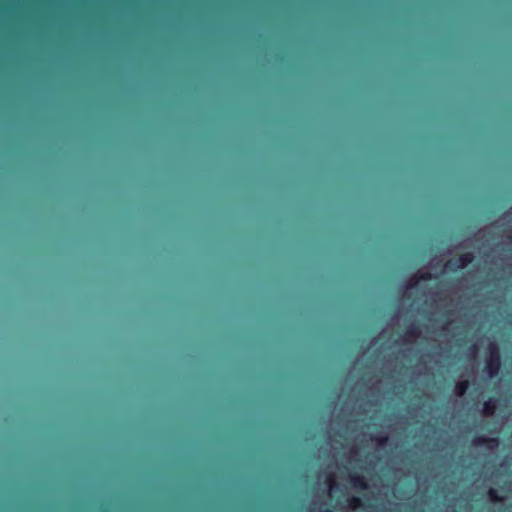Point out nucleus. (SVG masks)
Here are the masks:
<instances>
[{
	"mask_svg": "<svg viewBox=\"0 0 512 512\" xmlns=\"http://www.w3.org/2000/svg\"><path fill=\"white\" fill-rule=\"evenodd\" d=\"M349 480H350V483L356 488H359L362 490L368 488L366 479L364 478V476H362L360 474H357V473L351 474L349 476Z\"/></svg>",
	"mask_w": 512,
	"mask_h": 512,
	"instance_id": "7ed1b4c3",
	"label": "nucleus"
},
{
	"mask_svg": "<svg viewBox=\"0 0 512 512\" xmlns=\"http://www.w3.org/2000/svg\"><path fill=\"white\" fill-rule=\"evenodd\" d=\"M473 444L475 446H488L493 447L498 445V439L497 438H489L486 436H477L473 439Z\"/></svg>",
	"mask_w": 512,
	"mask_h": 512,
	"instance_id": "20e7f679",
	"label": "nucleus"
},
{
	"mask_svg": "<svg viewBox=\"0 0 512 512\" xmlns=\"http://www.w3.org/2000/svg\"><path fill=\"white\" fill-rule=\"evenodd\" d=\"M470 351H471V352H473V353H475V352L477 351V346H476V345H472V346L470 347Z\"/></svg>",
	"mask_w": 512,
	"mask_h": 512,
	"instance_id": "ddd939ff",
	"label": "nucleus"
},
{
	"mask_svg": "<svg viewBox=\"0 0 512 512\" xmlns=\"http://www.w3.org/2000/svg\"><path fill=\"white\" fill-rule=\"evenodd\" d=\"M474 260V255L472 252H466L464 254H461L457 259L449 260L446 263V267L449 268L452 271H455L456 269H464L468 265H470Z\"/></svg>",
	"mask_w": 512,
	"mask_h": 512,
	"instance_id": "f03ea898",
	"label": "nucleus"
},
{
	"mask_svg": "<svg viewBox=\"0 0 512 512\" xmlns=\"http://www.w3.org/2000/svg\"><path fill=\"white\" fill-rule=\"evenodd\" d=\"M325 512H333V511H331V510L327 509Z\"/></svg>",
	"mask_w": 512,
	"mask_h": 512,
	"instance_id": "4468645a",
	"label": "nucleus"
},
{
	"mask_svg": "<svg viewBox=\"0 0 512 512\" xmlns=\"http://www.w3.org/2000/svg\"><path fill=\"white\" fill-rule=\"evenodd\" d=\"M510 238L512 239V235L510 236Z\"/></svg>",
	"mask_w": 512,
	"mask_h": 512,
	"instance_id": "2eb2a0df",
	"label": "nucleus"
},
{
	"mask_svg": "<svg viewBox=\"0 0 512 512\" xmlns=\"http://www.w3.org/2000/svg\"><path fill=\"white\" fill-rule=\"evenodd\" d=\"M405 340L411 341L420 337V330L417 326L412 325L405 331Z\"/></svg>",
	"mask_w": 512,
	"mask_h": 512,
	"instance_id": "0eeeda50",
	"label": "nucleus"
},
{
	"mask_svg": "<svg viewBox=\"0 0 512 512\" xmlns=\"http://www.w3.org/2000/svg\"><path fill=\"white\" fill-rule=\"evenodd\" d=\"M432 278V274L431 273H423L419 276V280H430Z\"/></svg>",
	"mask_w": 512,
	"mask_h": 512,
	"instance_id": "9b49d317",
	"label": "nucleus"
},
{
	"mask_svg": "<svg viewBox=\"0 0 512 512\" xmlns=\"http://www.w3.org/2000/svg\"><path fill=\"white\" fill-rule=\"evenodd\" d=\"M485 368L490 377H496L501 368V354L499 346L493 342L488 346Z\"/></svg>",
	"mask_w": 512,
	"mask_h": 512,
	"instance_id": "f257e3e1",
	"label": "nucleus"
},
{
	"mask_svg": "<svg viewBox=\"0 0 512 512\" xmlns=\"http://www.w3.org/2000/svg\"><path fill=\"white\" fill-rule=\"evenodd\" d=\"M348 505L352 509H358L363 505L361 498L353 496L348 500Z\"/></svg>",
	"mask_w": 512,
	"mask_h": 512,
	"instance_id": "1a4fd4ad",
	"label": "nucleus"
},
{
	"mask_svg": "<svg viewBox=\"0 0 512 512\" xmlns=\"http://www.w3.org/2000/svg\"><path fill=\"white\" fill-rule=\"evenodd\" d=\"M327 483H328L331 491H334L338 486L334 477H332V476L328 478Z\"/></svg>",
	"mask_w": 512,
	"mask_h": 512,
	"instance_id": "9d476101",
	"label": "nucleus"
},
{
	"mask_svg": "<svg viewBox=\"0 0 512 512\" xmlns=\"http://www.w3.org/2000/svg\"><path fill=\"white\" fill-rule=\"evenodd\" d=\"M469 388V382L467 380L458 381L454 386V393L458 397H462L465 395Z\"/></svg>",
	"mask_w": 512,
	"mask_h": 512,
	"instance_id": "423d86ee",
	"label": "nucleus"
},
{
	"mask_svg": "<svg viewBox=\"0 0 512 512\" xmlns=\"http://www.w3.org/2000/svg\"><path fill=\"white\" fill-rule=\"evenodd\" d=\"M388 440V438L386 436H381V437H378L377 438V441L380 443V444H384L386 443V441Z\"/></svg>",
	"mask_w": 512,
	"mask_h": 512,
	"instance_id": "f8f14e48",
	"label": "nucleus"
},
{
	"mask_svg": "<svg viewBox=\"0 0 512 512\" xmlns=\"http://www.w3.org/2000/svg\"><path fill=\"white\" fill-rule=\"evenodd\" d=\"M488 497H489V499H490L492 502H494V503H496V502H502V501H503V497H501V496L498 494L497 490H496V489H494V488L489 489V491H488Z\"/></svg>",
	"mask_w": 512,
	"mask_h": 512,
	"instance_id": "6e6552de",
	"label": "nucleus"
},
{
	"mask_svg": "<svg viewBox=\"0 0 512 512\" xmlns=\"http://www.w3.org/2000/svg\"><path fill=\"white\" fill-rule=\"evenodd\" d=\"M498 404V399L495 397H490L488 400L484 402L483 411L486 415L491 416L495 413Z\"/></svg>",
	"mask_w": 512,
	"mask_h": 512,
	"instance_id": "39448f33",
	"label": "nucleus"
}]
</instances>
